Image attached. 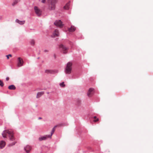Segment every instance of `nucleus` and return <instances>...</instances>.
<instances>
[{
  "mask_svg": "<svg viewBox=\"0 0 153 153\" xmlns=\"http://www.w3.org/2000/svg\"><path fill=\"white\" fill-rule=\"evenodd\" d=\"M2 135L4 137H6L8 135L9 139L10 140L13 141L15 140L14 137V133L13 131L12 130H5L3 131Z\"/></svg>",
  "mask_w": 153,
  "mask_h": 153,
  "instance_id": "f257e3e1",
  "label": "nucleus"
},
{
  "mask_svg": "<svg viewBox=\"0 0 153 153\" xmlns=\"http://www.w3.org/2000/svg\"><path fill=\"white\" fill-rule=\"evenodd\" d=\"M54 24L56 26L59 27L61 28L63 26V25L61 20H56L54 23Z\"/></svg>",
  "mask_w": 153,
  "mask_h": 153,
  "instance_id": "423d86ee",
  "label": "nucleus"
},
{
  "mask_svg": "<svg viewBox=\"0 0 153 153\" xmlns=\"http://www.w3.org/2000/svg\"><path fill=\"white\" fill-rule=\"evenodd\" d=\"M5 145V142L3 140L0 141V149H2Z\"/></svg>",
  "mask_w": 153,
  "mask_h": 153,
  "instance_id": "f8f14e48",
  "label": "nucleus"
},
{
  "mask_svg": "<svg viewBox=\"0 0 153 153\" xmlns=\"http://www.w3.org/2000/svg\"><path fill=\"white\" fill-rule=\"evenodd\" d=\"M44 93V91H41L38 92L37 94V95L36 96V98H38L40 97L42 95H43Z\"/></svg>",
  "mask_w": 153,
  "mask_h": 153,
  "instance_id": "ddd939ff",
  "label": "nucleus"
},
{
  "mask_svg": "<svg viewBox=\"0 0 153 153\" xmlns=\"http://www.w3.org/2000/svg\"><path fill=\"white\" fill-rule=\"evenodd\" d=\"M89 93V94H88V93H87V95H88V97H90L93 94V92H90V93Z\"/></svg>",
  "mask_w": 153,
  "mask_h": 153,
  "instance_id": "5701e85b",
  "label": "nucleus"
},
{
  "mask_svg": "<svg viewBox=\"0 0 153 153\" xmlns=\"http://www.w3.org/2000/svg\"><path fill=\"white\" fill-rule=\"evenodd\" d=\"M94 89L92 88H89V90H88V94H89V93H90V92H93V91H94Z\"/></svg>",
  "mask_w": 153,
  "mask_h": 153,
  "instance_id": "412c9836",
  "label": "nucleus"
},
{
  "mask_svg": "<svg viewBox=\"0 0 153 153\" xmlns=\"http://www.w3.org/2000/svg\"><path fill=\"white\" fill-rule=\"evenodd\" d=\"M6 56L7 57V59H9V56L10 57H11L12 55L11 54H10L6 55Z\"/></svg>",
  "mask_w": 153,
  "mask_h": 153,
  "instance_id": "a878e982",
  "label": "nucleus"
},
{
  "mask_svg": "<svg viewBox=\"0 0 153 153\" xmlns=\"http://www.w3.org/2000/svg\"><path fill=\"white\" fill-rule=\"evenodd\" d=\"M8 89L10 90H15L16 88L14 85H10L8 87Z\"/></svg>",
  "mask_w": 153,
  "mask_h": 153,
  "instance_id": "a211bd4d",
  "label": "nucleus"
},
{
  "mask_svg": "<svg viewBox=\"0 0 153 153\" xmlns=\"http://www.w3.org/2000/svg\"><path fill=\"white\" fill-rule=\"evenodd\" d=\"M16 22L18 23L20 25H23V24H24V23L25 22V21H22L19 20L18 19H16Z\"/></svg>",
  "mask_w": 153,
  "mask_h": 153,
  "instance_id": "dca6fc26",
  "label": "nucleus"
},
{
  "mask_svg": "<svg viewBox=\"0 0 153 153\" xmlns=\"http://www.w3.org/2000/svg\"><path fill=\"white\" fill-rule=\"evenodd\" d=\"M45 72L47 74H55L58 72V71L57 70H46Z\"/></svg>",
  "mask_w": 153,
  "mask_h": 153,
  "instance_id": "0eeeda50",
  "label": "nucleus"
},
{
  "mask_svg": "<svg viewBox=\"0 0 153 153\" xmlns=\"http://www.w3.org/2000/svg\"><path fill=\"white\" fill-rule=\"evenodd\" d=\"M72 63L69 62L67 64L64 69V72L66 74H69L71 73L72 70Z\"/></svg>",
  "mask_w": 153,
  "mask_h": 153,
  "instance_id": "f03ea898",
  "label": "nucleus"
},
{
  "mask_svg": "<svg viewBox=\"0 0 153 153\" xmlns=\"http://www.w3.org/2000/svg\"><path fill=\"white\" fill-rule=\"evenodd\" d=\"M20 1V0H15L12 4V5L13 6H14Z\"/></svg>",
  "mask_w": 153,
  "mask_h": 153,
  "instance_id": "6ab92c4d",
  "label": "nucleus"
},
{
  "mask_svg": "<svg viewBox=\"0 0 153 153\" xmlns=\"http://www.w3.org/2000/svg\"><path fill=\"white\" fill-rule=\"evenodd\" d=\"M9 78L8 77H7L6 78V79L7 81H8L9 80Z\"/></svg>",
  "mask_w": 153,
  "mask_h": 153,
  "instance_id": "cd10ccee",
  "label": "nucleus"
},
{
  "mask_svg": "<svg viewBox=\"0 0 153 153\" xmlns=\"http://www.w3.org/2000/svg\"><path fill=\"white\" fill-rule=\"evenodd\" d=\"M42 2L43 3H45L46 2V0H42Z\"/></svg>",
  "mask_w": 153,
  "mask_h": 153,
  "instance_id": "bb28decb",
  "label": "nucleus"
},
{
  "mask_svg": "<svg viewBox=\"0 0 153 153\" xmlns=\"http://www.w3.org/2000/svg\"><path fill=\"white\" fill-rule=\"evenodd\" d=\"M49 138L48 135H45L43 136H41L39 137L38 138L39 141H42V140H45L47 138Z\"/></svg>",
  "mask_w": 153,
  "mask_h": 153,
  "instance_id": "1a4fd4ad",
  "label": "nucleus"
},
{
  "mask_svg": "<svg viewBox=\"0 0 153 153\" xmlns=\"http://www.w3.org/2000/svg\"><path fill=\"white\" fill-rule=\"evenodd\" d=\"M48 50H45V51H44L45 52H48Z\"/></svg>",
  "mask_w": 153,
  "mask_h": 153,
  "instance_id": "c756f323",
  "label": "nucleus"
},
{
  "mask_svg": "<svg viewBox=\"0 0 153 153\" xmlns=\"http://www.w3.org/2000/svg\"><path fill=\"white\" fill-rule=\"evenodd\" d=\"M59 35V33L58 30L57 29H55L54 30L53 35L51 36L52 37H55L58 36Z\"/></svg>",
  "mask_w": 153,
  "mask_h": 153,
  "instance_id": "9d476101",
  "label": "nucleus"
},
{
  "mask_svg": "<svg viewBox=\"0 0 153 153\" xmlns=\"http://www.w3.org/2000/svg\"><path fill=\"white\" fill-rule=\"evenodd\" d=\"M42 119V118L41 117H39L38 118V119H39V120H40V119Z\"/></svg>",
  "mask_w": 153,
  "mask_h": 153,
  "instance_id": "7c9ffc66",
  "label": "nucleus"
},
{
  "mask_svg": "<svg viewBox=\"0 0 153 153\" xmlns=\"http://www.w3.org/2000/svg\"><path fill=\"white\" fill-rule=\"evenodd\" d=\"M4 83L3 82L1 81V80H0V86L1 87H3L4 86Z\"/></svg>",
  "mask_w": 153,
  "mask_h": 153,
  "instance_id": "b1692460",
  "label": "nucleus"
},
{
  "mask_svg": "<svg viewBox=\"0 0 153 153\" xmlns=\"http://www.w3.org/2000/svg\"><path fill=\"white\" fill-rule=\"evenodd\" d=\"M59 85L61 87H65V85L64 84V82H62L61 83H60L59 84Z\"/></svg>",
  "mask_w": 153,
  "mask_h": 153,
  "instance_id": "aec40b11",
  "label": "nucleus"
},
{
  "mask_svg": "<svg viewBox=\"0 0 153 153\" xmlns=\"http://www.w3.org/2000/svg\"><path fill=\"white\" fill-rule=\"evenodd\" d=\"M70 2L67 3L66 4L64 7V8L65 10H68L69 9Z\"/></svg>",
  "mask_w": 153,
  "mask_h": 153,
  "instance_id": "2eb2a0df",
  "label": "nucleus"
},
{
  "mask_svg": "<svg viewBox=\"0 0 153 153\" xmlns=\"http://www.w3.org/2000/svg\"><path fill=\"white\" fill-rule=\"evenodd\" d=\"M16 143V142H12V143H10L9 144V145L10 146H13L14 145H15V143Z\"/></svg>",
  "mask_w": 153,
  "mask_h": 153,
  "instance_id": "393cba45",
  "label": "nucleus"
},
{
  "mask_svg": "<svg viewBox=\"0 0 153 153\" xmlns=\"http://www.w3.org/2000/svg\"><path fill=\"white\" fill-rule=\"evenodd\" d=\"M99 119L98 118H97L96 120H94V121L95 122H97L98 120Z\"/></svg>",
  "mask_w": 153,
  "mask_h": 153,
  "instance_id": "c85d7f7f",
  "label": "nucleus"
},
{
  "mask_svg": "<svg viewBox=\"0 0 153 153\" xmlns=\"http://www.w3.org/2000/svg\"><path fill=\"white\" fill-rule=\"evenodd\" d=\"M31 149V147L29 145H27L24 148V150L27 153H29Z\"/></svg>",
  "mask_w": 153,
  "mask_h": 153,
  "instance_id": "9b49d317",
  "label": "nucleus"
},
{
  "mask_svg": "<svg viewBox=\"0 0 153 153\" xmlns=\"http://www.w3.org/2000/svg\"><path fill=\"white\" fill-rule=\"evenodd\" d=\"M68 30L70 32H74L76 30V28L73 26H71V27L68 29Z\"/></svg>",
  "mask_w": 153,
  "mask_h": 153,
  "instance_id": "f3484780",
  "label": "nucleus"
},
{
  "mask_svg": "<svg viewBox=\"0 0 153 153\" xmlns=\"http://www.w3.org/2000/svg\"><path fill=\"white\" fill-rule=\"evenodd\" d=\"M94 119H96V118H97V117H96V116H94Z\"/></svg>",
  "mask_w": 153,
  "mask_h": 153,
  "instance_id": "2f4dec72",
  "label": "nucleus"
},
{
  "mask_svg": "<svg viewBox=\"0 0 153 153\" xmlns=\"http://www.w3.org/2000/svg\"><path fill=\"white\" fill-rule=\"evenodd\" d=\"M50 1L51 3L48 4V9L50 10H54L56 8L55 4L57 3L56 0H48Z\"/></svg>",
  "mask_w": 153,
  "mask_h": 153,
  "instance_id": "7ed1b4c3",
  "label": "nucleus"
},
{
  "mask_svg": "<svg viewBox=\"0 0 153 153\" xmlns=\"http://www.w3.org/2000/svg\"><path fill=\"white\" fill-rule=\"evenodd\" d=\"M56 126H55L52 129V131L51 132V135H48V136H49V138H51V136L53 134L55 131V128L56 127Z\"/></svg>",
  "mask_w": 153,
  "mask_h": 153,
  "instance_id": "4468645a",
  "label": "nucleus"
},
{
  "mask_svg": "<svg viewBox=\"0 0 153 153\" xmlns=\"http://www.w3.org/2000/svg\"><path fill=\"white\" fill-rule=\"evenodd\" d=\"M39 57H38V59H39Z\"/></svg>",
  "mask_w": 153,
  "mask_h": 153,
  "instance_id": "473e14b6",
  "label": "nucleus"
},
{
  "mask_svg": "<svg viewBox=\"0 0 153 153\" xmlns=\"http://www.w3.org/2000/svg\"><path fill=\"white\" fill-rule=\"evenodd\" d=\"M30 44L31 45H33L35 44V41L34 40L32 39L30 41Z\"/></svg>",
  "mask_w": 153,
  "mask_h": 153,
  "instance_id": "4be33fe9",
  "label": "nucleus"
},
{
  "mask_svg": "<svg viewBox=\"0 0 153 153\" xmlns=\"http://www.w3.org/2000/svg\"><path fill=\"white\" fill-rule=\"evenodd\" d=\"M34 10L36 14L38 16H39L41 15L42 11L37 6L34 7Z\"/></svg>",
  "mask_w": 153,
  "mask_h": 153,
  "instance_id": "39448f33",
  "label": "nucleus"
},
{
  "mask_svg": "<svg viewBox=\"0 0 153 153\" xmlns=\"http://www.w3.org/2000/svg\"><path fill=\"white\" fill-rule=\"evenodd\" d=\"M59 47L61 48L63 51L64 54H66L67 53V51L68 49V48L65 47L62 44H61L59 45Z\"/></svg>",
  "mask_w": 153,
  "mask_h": 153,
  "instance_id": "6e6552de",
  "label": "nucleus"
},
{
  "mask_svg": "<svg viewBox=\"0 0 153 153\" xmlns=\"http://www.w3.org/2000/svg\"><path fill=\"white\" fill-rule=\"evenodd\" d=\"M24 62L22 59L20 57L17 58V66L18 67H21L23 65Z\"/></svg>",
  "mask_w": 153,
  "mask_h": 153,
  "instance_id": "20e7f679",
  "label": "nucleus"
}]
</instances>
